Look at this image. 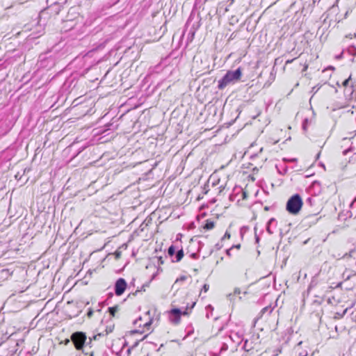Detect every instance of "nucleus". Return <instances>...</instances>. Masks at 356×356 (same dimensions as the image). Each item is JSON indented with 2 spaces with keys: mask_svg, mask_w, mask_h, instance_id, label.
<instances>
[{
  "mask_svg": "<svg viewBox=\"0 0 356 356\" xmlns=\"http://www.w3.org/2000/svg\"><path fill=\"white\" fill-rule=\"evenodd\" d=\"M242 75V70L241 67L237 68L236 70L228 71L225 75L218 81V88L223 89L229 83H234L240 80Z\"/></svg>",
  "mask_w": 356,
  "mask_h": 356,
  "instance_id": "obj_1",
  "label": "nucleus"
},
{
  "mask_svg": "<svg viewBox=\"0 0 356 356\" xmlns=\"http://www.w3.org/2000/svg\"><path fill=\"white\" fill-rule=\"evenodd\" d=\"M302 206L301 197L296 194L289 198L286 203V210L291 214H297Z\"/></svg>",
  "mask_w": 356,
  "mask_h": 356,
  "instance_id": "obj_2",
  "label": "nucleus"
},
{
  "mask_svg": "<svg viewBox=\"0 0 356 356\" xmlns=\"http://www.w3.org/2000/svg\"><path fill=\"white\" fill-rule=\"evenodd\" d=\"M86 339L87 338L86 334L82 332H76L71 336V340L77 350H81L83 348Z\"/></svg>",
  "mask_w": 356,
  "mask_h": 356,
  "instance_id": "obj_3",
  "label": "nucleus"
},
{
  "mask_svg": "<svg viewBox=\"0 0 356 356\" xmlns=\"http://www.w3.org/2000/svg\"><path fill=\"white\" fill-rule=\"evenodd\" d=\"M187 309L181 311L180 309H172L169 312V319L174 324H178L181 315H188Z\"/></svg>",
  "mask_w": 356,
  "mask_h": 356,
  "instance_id": "obj_4",
  "label": "nucleus"
},
{
  "mask_svg": "<svg viewBox=\"0 0 356 356\" xmlns=\"http://www.w3.org/2000/svg\"><path fill=\"white\" fill-rule=\"evenodd\" d=\"M127 284L124 279L119 278L115 284V293L117 296H121L125 291Z\"/></svg>",
  "mask_w": 356,
  "mask_h": 356,
  "instance_id": "obj_5",
  "label": "nucleus"
},
{
  "mask_svg": "<svg viewBox=\"0 0 356 356\" xmlns=\"http://www.w3.org/2000/svg\"><path fill=\"white\" fill-rule=\"evenodd\" d=\"M277 223V221L275 218H270L267 225L266 230L268 232V234H272L273 232L270 229V226H275Z\"/></svg>",
  "mask_w": 356,
  "mask_h": 356,
  "instance_id": "obj_6",
  "label": "nucleus"
},
{
  "mask_svg": "<svg viewBox=\"0 0 356 356\" xmlns=\"http://www.w3.org/2000/svg\"><path fill=\"white\" fill-rule=\"evenodd\" d=\"M213 227H214V222L213 221L207 220L204 226V228L209 230V229H213Z\"/></svg>",
  "mask_w": 356,
  "mask_h": 356,
  "instance_id": "obj_7",
  "label": "nucleus"
},
{
  "mask_svg": "<svg viewBox=\"0 0 356 356\" xmlns=\"http://www.w3.org/2000/svg\"><path fill=\"white\" fill-rule=\"evenodd\" d=\"M184 257V251L182 249L178 250L176 253V261H179Z\"/></svg>",
  "mask_w": 356,
  "mask_h": 356,
  "instance_id": "obj_8",
  "label": "nucleus"
},
{
  "mask_svg": "<svg viewBox=\"0 0 356 356\" xmlns=\"http://www.w3.org/2000/svg\"><path fill=\"white\" fill-rule=\"evenodd\" d=\"M347 52L352 56H356V47L355 46H350L347 49Z\"/></svg>",
  "mask_w": 356,
  "mask_h": 356,
  "instance_id": "obj_9",
  "label": "nucleus"
},
{
  "mask_svg": "<svg viewBox=\"0 0 356 356\" xmlns=\"http://www.w3.org/2000/svg\"><path fill=\"white\" fill-rule=\"evenodd\" d=\"M1 277H8L11 275L8 269H3L1 270Z\"/></svg>",
  "mask_w": 356,
  "mask_h": 356,
  "instance_id": "obj_10",
  "label": "nucleus"
},
{
  "mask_svg": "<svg viewBox=\"0 0 356 356\" xmlns=\"http://www.w3.org/2000/svg\"><path fill=\"white\" fill-rule=\"evenodd\" d=\"M168 253L170 256L174 255V254L175 253V248L174 245H171L169 247Z\"/></svg>",
  "mask_w": 356,
  "mask_h": 356,
  "instance_id": "obj_11",
  "label": "nucleus"
},
{
  "mask_svg": "<svg viewBox=\"0 0 356 356\" xmlns=\"http://www.w3.org/2000/svg\"><path fill=\"white\" fill-rule=\"evenodd\" d=\"M351 80V76H350L347 79L344 80L342 83L343 86L345 88H348L349 86L350 81Z\"/></svg>",
  "mask_w": 356,
  "mask_h": 356,
  "instance_id": "obj_12",
  "label": "nucleus"
},
{
  "mask_svg": "<svg viewBox=\"0 0 356 356\" xmlns=\"http://www.w3.org/2000/svg\"><path fill=\"white\" fill-rule=\"evenodd\" d=\"M156 275V274H153V275L152 276V278L149 281V282H147V284H145L143 285L142 289H143V291L145 290V287L149 286V284L150 282H152V280L155 278Z\"/></svg>",
  "mask_w": 356,
  "mask_h": 356,
  "instance_id": "obj_13",
  "label": "nucleus"
},
{
  "mask_svg": "<svg viewBox=\"0 0 356 356\" xmlns=\"http://www.w3.org/2000/svg\"><path fill=\"white\" fill-rule=\"evenodd\" d=\"M108 310H109V312L110 314L113 316L115 315V313L117 312L118 310V307H109L108 308Z\"/></svg>",
  "mask_w": 356,
  "mask_h": 356,
  "instance_id": "obj_14",
  "label": "nucleus"
},
{
  "mask_svg": "<svg viewBox=\"0 0 356 356\" xmlns=\"http://www.w3.org/2000/svg\"><path fill=\"white\" fill-rule=\"evenodd\" d=\"M345 92L349 93V95H351L353 92V86L351 85L349 88H346Z\"/></svg>",
  "mask_w": 356,
  "mask_h": 356,
  "instance_id": "obj_15",
  "label": "nucleus"
},
{
  "mask_svg": "<svg viewBox=\"0 0 356 356\" xmlns=\"http://www.w3.org/2000/svg\"><path fill=\"white\" fill-rule=\"evenodd\" d=\"M209 289V285L207 284H204L201 290V292L204 291V293H206L208 291Z\"/></svg>",
  "mask_w": 356,
  "mask_h": 356,
  "instance_id": "obj_16",
  "label": "nucleus"
},
{
  "mask_svg": "<svg viewBox=\"0 0 356 356\" xmlns=\"http://www.w3.org/2000/svg\"><path fill=\"white\" fill-rule=\"evenodd\" d=\"M151 324H152V321L150 320V321H147V322L145 323H144V325H143V326H144L145 327H147V329H149V327L151 325Z\"/></svg>",
  "mask_w": 356,
  "mask_h": 356,
  "instance_id": "obj_17",
  "label": "nucleus"
},
{
  "mask_svg": "<svg viewBox=\"0 0 356 356\" xmlns=\"http://www.w3.org/2000/svg\"><path fill=\"white\" fill-rule=\"evenodd\" d=\"M142 321V318H141V317H140V318H138V319H136V320L134 321V324H135V325H138V326H139V327H140V326H141V324H140V323H139V322H140V321Z\"/></svg>",
  "mask_w": 356,
  "mask_h": 356,
  "instance_id": "obj_18",
  "label": "nucleus"
},
{
  "mask_svg": "<svg viewBox=\"0 0 356 356\" xmlns=\"http://www.w3.org/2000/svg\"><path fill=\"white\" fill-rule=\"evenodd\" d=\"M230 238V234L227 232H225L224 236L222 238V240H224L225 238Z\"/></svg>",
  "mask_w": 356,
  "mask_h": 356,
  "instance_id": "obj_19",
  "label": "nucleus"
},
{
  "mask_svg": "<svg viewBox=\"0 0 356 356\" xmlns=\"http://www.w3.org/2000/svg\"><path fill=\"white\" fill-rule=\"evenodd\" d=\"M307 119H305L303 122V124H302V128L305 131L307 129Z\"/></svg>",
  "mask_w": 356,
  "mask_h": 356,
  "instance_id": "obj_20",
  "label": "nucleus"
},
{
  "mask_svg": "<svg viewBox=\"0 0 356 356\" xmlns=\"http://www.w3.org/2000/svg\"><path fill=\"white\" fill-rule=\"evenodd\" d=\"M268 310V308L266 307H264L262 309V310L261 311V314H264V312H266V311Z\"/></svg>",
  "mask_w": 356,
  "mask_h": 356,
  "instance_id": "obj_21",
  "label": "nucleus"
},
{
  "mask_svg": "<svg viewBox=\"0 0 356 356\" xmlns=\"http://www.w3.org/2000/svg\"><path fill=\"white\" fill-rule=\"evenodd\" d=\"M132 333H143V331H140V330H134L131 332Z\"/></svg>",
  "mask_w": 356,
  "mask_h": 356,
  "instance_id": "obj_22",
  "label": "nucleus"
},
{
  "mask_svg": "<svg viewBox=\"0 0 356 356\" xmlns=\"http://www.w3.org/2000/svg\"><path fill=\"white\" fill-rule=\"evenodd\" d=\"M231 250H232V248L228 249V250H226V253H227V254L228 256H230V255H231V254H230Z\"/></svg>",
  "mask_w": 356,
  "mask_h": 356,
  "instance_id": "obj_23",
  "label": "nucleus"
},
{
  "mask_svg": "<svg viewBox=\"0 0 356 356\" xmlns=\"http://www.w3.org/2000/svg\"><path fill=\"white\" fill-rule=\"evenodd\" d=\"M158 260H159V264H163V259H162V257H159V258L158 259Z\"/></svg>",
  "mask_w": 356,
  "mask_h": 356,
  "instance_id": "obj_24",
  "label": "nucleus"
},
{
  "mask_svg": "<svg viewBox=\"0 0 356 356\" xmlns=\"http://www.w3.org/2000/svg\"><path fill=\"white\" fill-rule=\"evenodd\" d=\"M312 185H313L314 186H315L316 185L320 186V183H319V182H318V181H314V182H313V184H312Z\"/></svg>",
  "mask_w": 356,
  "mask_h": 356,
  "instance_id": "obj_25",
  "label": "nucleus"
},
{
  "mask_svg": "<svg viewBox=\"0 0 356 356\" xmlns=\"http://www.w3.org/2000/svg\"><path fill=\"white\" fill-rule=\"evenodd\" d=\"M255 241H256V243H259V237L257 235H255Z\"/></svg>",
  "mask_w": 356,
  "mask_h": 356,
  "instance_id": "obj_26",
  "label": "nucleus"
},
{
  "mask_svg": "<svg viewBox=\"0 0 356 356\" xmlns=\"http://www.w3.org/2000/svg\"><path fill=\"white\" fill-rule=\"evenodd\" d=\"M240 247H241V245L238 244V245H234L232 248H235L239 249Z\"/></svg>",
  "mask_w": 356,
  "mask_h": 356,
  "instance_id": "obj_27",
  "label": "nucleus"
},
{
  "mask_svg": "<svg viewBox=\"0 0 356 356\" xmlns=\"http://www.w3.org/2000/svg\"><path fill=\"white\" fill-rule=\"evenodd\" d=\"M276 351H277V353H276L275 355H277L279 353H280L282 352V350L277 349Z\"/></svg>",
  "mask_w": 356,
  "mask_h": 356,
  "instance_id": "obj_28",
  "label": "nucleus"
},
{
  "mask_svg": "<svg viewBox=\"0 0 356 356\" xmlns=\"http://www.w3.org/2000/svg\"><path fill=\"white\" fill-rule=\"evenodd\" d=\"M243 199H245L246 197V193L245 192H243Z\"/></svg>",
  "mask_w": 356,
  "mask_h": 356,
  "instance_id": "obj_29",
  "label": "nucleus"
},
{
  "mask_svg": "<svg viewBox=\"0 0 356 356\" xmlns=\"http://www.w3.org/2000/svg\"><path fill=\"white\" fill-rule=\"evenodd\" d=\"M234 293L239 294L240 293V290L239 289H235Z\"/></svg>",
  "mask_w": 356,
  "mask_h": 356,
  "instance_id": "obj_30",
  "label": "nucleus"
},
{
  "mask_svg": "<svg viewBox=\"0 0 356 356\" xmlns=\"http://www.w3.org/2000/svg\"><path fill=\"white\" fill-rule=\"evenodd\" d=\"M92 311H90V312H88V316H92Z\"/></svg>",
  "mask_w": 356,
  "mask_h": 356,
  "instance_id": "obj_31",
  "label": "nucleus"
},
{
  "mask_svg": "<svg viewBox=\"0 0 356 356\" xmlns=\"http://www.w3.org/2000/svg\"><path fill=\"white\" fill-rule=\"evenodd\" d=\"M349 151H350V149L344 150L343 151V154H346Z\"/></svg>",
  "mask_w": 356,
  "mask_h": 356,
  "instance_id": "obj_32",
  "label": "nucleus"
},
{
  "mask_svg": "<svg viewBox=\"0 0 356 356\" xmlns=\"http://www.w3.org/2000/svg\"><path fill=\"white\" fill-rule=\"evenodd\" d=\"M307 353H300V356H307Z\"/></svg>",
  "mask_w": 356,
  "mask_h": 356,
  "instance_id": "obj_33",
  "label": "nucleus"
},
{
  "mask_svg": "<svg viewBox=\"0 0 356 356\" xmlns=\"http://www.w3.org/2000/svg\"><path fill=\"white\" fill-rule=\"evenodd\" d=\"M100 335H101L100 334H98V335H95V336H94V337H93V339H97V337L98 336H100Z\"/></svg>",
  "mask_w": 356,
  "mask_h": 356,
  "instance_id": "obj_34",
  "label": "nucleus"
},
{
  "mask_svg": "<svg viewBox=\"0 0 356 356\" xmlns=\"http://www.w3.org/2000/svg\"><path fill=\"white\" fill-rule=\"evenodd\" d=\"M185 279H186V277H181L180 278V280H184Z\"/></svg>",
  "mask_w": 356,
  "mask_h": 356,
  "instance_id": "obj_35",
  "label": "nucleus"
},
{
  "mask_svg": "<svg viewBox=\"0 0 356 356\" xmlns=\"http://www.w3.org/2000/svg\"><path fill=\"white\" fill-rule=\"evenodd\" d=\"M69 342H70V340H69V339H66V341H65V343L67 344V343H68Z\"/></svg>",
  "mask_w": 356,
  "mask_h": 356,
  "instance_id": "obj_36",
  "label": "nucleus"
},
{
  "mask_svg": "<svg viewBox=\"0 0 356 356\" xmlns=\"http://www.w3.org/2000/svg\"><path fill=\"white\" fill-rule=\"evenodd\" d=\"M91 341H92V339H91V338H89V342H88V343H91Z\"/></svg>",
  "mask_w": 356,
  "mask_h": 356,
  "instance_id": "obj_37",
  "label": "nucleus"
},
{
  "mask_svg": "<svg viewBox=\"0 0 356 356\" xmlns=\"http://www.w3.org/2000/svg\"><path fill=\"white\" fill-rule=\"evenodd\" d=\"M93 355H94V354H93V352H91V353H90V356H93Z\"/></svg>",
  "mask_w": 356,
  "mask_h": 356,
  "instance_id": "obj_38",
  "label": "nucleus"
},
{
  "mask_svg": "<svg viewBox=\"0 0 356 356\" xmlns=\"http://www.w3.org/2000/svg\"><path fill=\"white\" fill-rule=\"evenodd\" d=\"M138 291H136V292H135L133 295L134 296V295H135L136 293H138Z\"/></svg>",
  "mask_w": 356,
  "mask_h": 356,
  "instance_id": "obj_39",
  "label": "nucleus"
},
{
  "mask_svg": "<svg viewBox=\"0 0 356 356\" xmlns=\"http://www.w3.org/2000/svg\"><path fill=\"white\" fill-rule=\"evenodd\" d=\"M147 335H145V336L143 337V339H144L147 338Z\"/></svg>",
  "mask_w": 356,
  "mask_h": 356,
  "instance_id": "obj_40",
  "label": "nucleus"
}]
</instances>
